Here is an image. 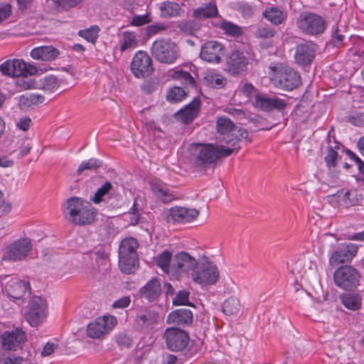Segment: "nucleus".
<instances>
[{"label":"nucleus","instance_id":"1","mask_svg":"<svg viewBox=\"0 0 364 364\" xmlns=\"http://www.w3.org/2000/svg\"><path fill=\"white\" fill-rule=\"evenodd\" d=\"M64 218L75 226L92 225L96 220L97 210L83 198L73 196L62 205Z\"/></svg>","mask_w":364,"mask_h":364},{"label":"nucleus","instance_id":"2","mask_svg":"<svg viewBox=\"0 0 364 364\" xmlns=\"http://www.w3.org/2000/svg\"><path fill=\"white\" fill-rule=\"evenodd\" d=\"M238 150V146L230 148L220 142V144H192L189 147L190 154L195 164L202 167L213 164L220 158L228 156Z\"/></svg>","mask_w":364,"mask_h":364},{"label":"nucleus","instance_id":"3","mask_svg":"<svg viewBox=\"0 0 364 364\" xmlns=\"http://www.w3.org/2000/svg\"><path fill=\"white\" fill-rule=\"evenodd\" d=\"M269 78L274 87L284 90H292L301 85L299 74L293 68L283 64L269 66Z\"/></svg>","mask_w":364,"mask_h":364},{"label":"nucleus","instance_id":"4","mask_svg":"<svg viewBox=\"0 0 364 364\" xmlns=\"http://www.w3.org/2000/svg\"><path fill=\"white\" fill-rule=\"evenodd\" d=\"M219 277L220 272L217 265L206 256L198 259V264L191 274L192 281L201 286L213 285Z\"/></svg>","mask_w":364,"mask_h":364},{"label":"nucleus","instance_id":"5","mask_svg":"<svg viewBox=\"0 0 364 364\" xmlns=\"http://www.w3.org/2000/svg\"><path fill=\"white\" fill-rule=\"evenodd\" d=\"M198 264V260L188 252H180L172 259L171 275L177 280L188 279L191 277Z\"/></svg>","mask_w":364,"mask_h":364},{"label":"nucleus","instance_id":"6","mask_svg":"<svg viewBox=\"0 0 364 364\" xmlns=\"http://www.w3.org/2000/svg\"><path fill=\"white\" fill-rule=\"evenodd\" d=\"M47 315L48 304L46 301L41 296H33L28 304L25 313L26 321L31 326H38L46 320Z\"/></svg>","mask_w":364,"mask_h":364},{"label":"nucleus","instance_id":"7","mask_svg":"<svg viewBox=\"0 0 364 364\" xmlns=\"http://www.w3.org/2000/svg\"><path fill=\"white\" fill-rule=\"evenodd\" d=\"M298 28L309 35L322 33L326 27L325 19L314 13H302L296 20Z\"/></svg>","mask_w":364,"mask_h":364},{"label":"nucleus","instance_id":"8","mask_svg":"<svg viewBox=\"0 0 364 364\" xmlns=\"http://www.w3.org/2000/svg\"><path fill=\"white\" fill-rule=\"evenodd\" d=\"M152 55L157 60L164 63H173L178 55L177 46L169 40L158 39L151 47Z\"/></svg>","mask_w":364,"mask_h":364},{"label":"nucleus","instance_id":"9","mask_svg":"<svg viewBox=\"0 0 364 364\" xmlns=\"http://www.w3.org/2000/svg\"><path fill=\"white\" fill-rule=\"evenodd\" d=\"M358 252V246L350 242L336 244L328 252V262L331 267L350 262Z\"/></svg>","mask_w":364,"mask_h":364},{"label":"nucleus","instance_id":"10","mask_svg":"<svg viewBox=\"0 0 364 364\" xmlns=\"http://www.w3.org/2000/svg\"><path fill=\"white\" fill-rule=\"evenodd\" d=\"M333 279L337 287L346 290H352L359 285L360 275L354 267L344 266L335 271Z\"/></svg>","mask_w":364,"mask_h":364},{"label":"nucleus","instance_id":"11","mask_svg":"<svg viewBox=\"0 0 364 364\" xmlns=\"http://www.w3.org/2000/svg\"><path fill=\"white\" fill-rule=\"evenodd\" d=\"M32 250L30 240L19 239L7 245L3 250L2 259L5 261H21L27 257Z\"/></svg>","mask_w":364,"mask_h":364},{"label":"nucleus","instance_id":"12","mask_svg":"<svg viewBox=\"0 0 364 364\" xmlns=\"http://www.w3.org/2000/svg\"><path fill=\"white\" fill-rule=\"evenodd\" d=\"M0 70L4 75L11 77H26L32 75L37 72L34 65L26 63L21 59L9 60L0 66Z\"/></svg>","mask_w":364,"mask_h":364},{"label":"nucleus","instance_id":"13","mask_svg":"<svg viewBox=\"0 0 364 364\" xmlns=\"http://www.w3.org/2000/svg\"><path fill=\"white\" fill-rule=\"evenodd\" d=\"M198 215V210L181 206L172 207L164 213L166 221L173 224L191 223L197 218Z\"/></svg>","mask_w":364,"mask_h":364},{"label":"nucleus","instance_id":"14","mask_svg":"<svg viewBox=\"0 0 364 364\" xmlns=\"http://www.w3.org/2000/svg\"><path fill=\"white\" fill-rule=\"evenodd\" d=\"M163 337L167 348L171 351H181L189 343V336L187 333L178 328H168Z\"/></svg>","mask_w":364,"mask_h":364},{"label":"nucleus","instance_id":"15","mask_svg":"<svg viewBox=\"0 0 364 364\" xmlns=\"http://www.w3.org/2000/svg\"><path fill=\"white\" fill-rule=\"evenodd\" d=\"M117 323V318L113 316L98 317L89 323L87 328V336L92 338H99L111 331Z\"/></svg>","mask_w":364,"mask_h":364},{"label":"nucleus","instance_id":"16","mask_svg":"<svg viewBox=\"0 0 364 364\" xmlns=\"http://www.w3.org/2000/svg\"><path fill=\"white\" fill-rule=\"evenodd\" d=\"M26 340L24 331L19 328L4 331L1 336V344L6 350L16 351L21 348V345Z\"/></svg>","mask_w":364,"mask_h":364},{"label":"nucleus","instance_id":"17","mask_svg":"<svg viewBox=\"0 0 364 364\" xmlns=\"http://www.w3.org/2000/svg\"><path fill=\"white\" fill-rule=\"evenodd\" d=\"M131 69L138 78L149 76L154 70L151 58L145 52H137L132 59Z\"/></svg>","mask_w":364,"mask_h":364},{"label":"nucleus","instance_id":"18","mask_svg":"<svg viewBox=\"0 0 364 364\" xmlns=\"http://www.w3.org/2000/svg\"><path fill=\"white\" fill-rule=\"evenodd\" d=\"M253 104L262 111L269 112L273 109H284L287 106V100L275 95L257 94Z\"/></svg>","mask_w":364,"mask_h":364},{"label":"nucleus","instance_id":"19","mask_svg":"<svg viewBox=\"0 0 364 364\" xmlns=\"http://www.w3.org/2000/svg\"><path fill=\"white\" fill-rule=\"evenodd\" d=\"M200 58L208 63H218L224 55V48L216 41L205 43L200 50Z\"/></svg>","mask_w":364,"mask_h":364},{"label":"nucleus","instance_id":"20","mask_svg":"<svg viewBox=\"0 0 364 364\" xmlns=\"http://www.w3.org/2000/svg\"><path fill=\"white\" fill-rule=\"evenodd\" d=\"M217 130L220 134L219 141L223 144H229L232 139L230 136H233L237 131V127H235L233 122L225 117H219L217 120Z\"/></svg>","mask_w":364,"mask_h":364},{"label":"nucleus","instance_id":"21","mask_svg":"<svg viewBox=\"0 0 364 364\" xmlns=\"http://www.w3.org/2000/svg\"><path fill=\"white\" fill-rule=\"evenodd\" d=\"M315 45L306 43L297 46L294 55L296 62L301 65H309L314 58Z\"/></svg>","mask_w":364,"mask_h":364},{"label":"nucleus","instance_id":"22","mask_svg":"<svg viewBox=\"0 0 364 364\" xmlns=\"http://www.w3.org/2000/svg\"><path fill=\"white\" fill-rule=\"evenodd\" d=\"M150 187L156 197L163 203H169L176 198L168 186L158 178L150 181Z\"/></svg>","mask_w":364,"mask_h":364},{"label":"nucleus","instance_id":"23","mask_svg":"<svg viewBox=\"0 0 364 364\" xmlns=\"http://www.w3.org/2000/svg\"><path fill=\"white\" fill-rule=\"evenodd\" d=\"M161 292V283L156 278L151 279L140 288L139 296L142 299L154 301L158 299Z\"/></svg>","mask_w":364,"mask_h":364},{"label":"nucleus","instance_id":"24","mask_svg":"<svg viewBox=\"0 0 364 364\" xmlns=\"http://www.w3.org/2000/svg\"><path fill=\"white\" fill-rule=\"evenodd\" d=\"M200 109V101L198 98H194L192 102L181 109L176 114L178 120L184 124L191 123L198 114Z\"/></svg>","mask_w":364,"mask_h":364},{"label":"nucleus","instance_id":"25","mask_svg":"<svg viewBox=\"0 0 364 364\" xmlns=\"http://www.w3.org/2000/svg\"><path fill=\"white\" fill-rule=\"evenodd\" d=\"M29 284L28 282L11 279L5 286L8 295L15 299H20L28 293Z\"/></svg>","mask_w":364,"mask_h":364},{"label":"nucleus","instance_id":"26","mask_svg":"<svg viewBox=\"0 0 364 364\" xmlns=\"http://www.w3.org/2000/svg\"><path fill=\"white\" fill-rule=\"evenodd\" d=\"M202 81L205 86L215 89H221L227 83V79L215 70L205 71L203 73Z\"/></svg>","mask_w":364,"mask_h":364},{"label":"nucleus","instance_id":"27","mask_svg":"<svg viewBox=\"0 0 364 364\" xmlns=\"http://www.w3.org/2000/svg\"><path fill=\"white\" fill-rule=\"evenodd\" d=\"M247 64V58L242 53L238 51L232 52L228 62V70L232 74H239L245 71Z\"/></svg>","mask_w":364,"mask_h":364},{"label":"nucleus","instance_id":"28","mask_svg":"<svg viewBox=\"0 0 364 364\" xmlns=\"http://www.w3.org/2000/svg\"><path fill=\"white\" fill-rule=\"evenodd\" d=\"M192 321L193 314L191 310L187 309H177L171 312L167 318V322L169 324L178 326L188 325L192 323Z\"/></svg>","mask_w":364,"mask_h":364},{"label":"nucleus","instance_id":"29","mask_svg":"<svg viewBox=\"0 0 364 364\" xmlns=\"http://www.w3.org/2000/svg\"><path fill=\"white\" fill-rule=\"evenodd\" d=\"M30 55L35 60L50 61L58 57L59 51L53 46H39L32 49Z\"/></svg>","mask_w":364,"mask_h":364},{"label":"nucleus","instance_id":"30","mask_svg":"<svg viewBox=\"0 0 364 364\" xmlns=\"http://www.w3.org/2000/svg\"><path fill=\"white\" fill-rule=\"evenodd\" d=\"M119 50L121 52L129 51L138 46V39L135 32L130 31H123L119 36Z\"/></svg>","mask_w":364,"mask_h":364},{"label":"nucleus","instance_id":"31","mask_svg":"<svg viewBox=\"0 0 364 364\" xmlns=\"http://www.w3.org/2000/svg\"><path fill=\"white\" fill-rule=\"evenodd\" d=\"M218 15V9L215 3L210 2L196 9L192 14L196 21H201L215 17Z\"/></svg>","mask_w":364,"mask_h":364},{"label":"nucleus","instance_id":"32","mask_svg":"<svg viewBox=\"0 0 364 364\" xmlns=\"http://www.w3.org/2000/svg\"><path fill=\"white\" fill-rule=\"evenodd\" d=\"M341 303L348 310L357 311L362 306V298L357 293H344L340 296Z\"/></svg>","mask_w":364,"mask_h":364},{"label":"nucleus","instance_id":"33","mask_svg":"<svg viewBox=\"0 0 364 364\" xmlns=\"http://www.w3.org/2000/svg\"><path fill=\"white\" fill-rule=\"evenodd\" d=\"M44 102V97L37 93H26L18 97V104L21 109H27L32 105L41 104Z\"/></svg>","mask_w":364,"mask_h":364},{"label":"nucleus","instance_id":"34","mask_svg":"<svg viewBox=\"0 0 364 364\" xmlns=\"http://www.w3.org/2000/svg\"><path fill=\"white\" fill-rule=\"evenodd\" d=\"M166 75L168 77L177 80L185 85H194L195 84V80L191 75L179 67L168 70Z\"/></svg>","mask_w":364,"mask_h":364},{"label":"nucleus","instance_id":"35","mask_svg":"<svg viewBox=\"0 0 364 364\" xmlns=\"http://www.w3.org/2000/svg\"><path fill=\"white\" fill-rule=\"evenodd\" d=\"M138 247L136 240L133 237L124 239L119 247V256H136V250Z\"/></svg>","mask_w":364,"mask_h":364},{"label":"nucleus","instance_id":"36","mask_svg":"<svg viewBox=\"0 0 364 364\" xmlns=\"http://www.w3.org/2000/svg\"><path fill=\"white\" fill-rule=\"evenodd\" d=\"M136 264V256H119V267L124 274H129L134 272Z\"/></svg>","mask_w":364,"mask_h":364},{"label":"nucleus","instance_id":"37","mask_svg":"<svg viewBox=\"0 0 364 364\" xmlns=\"http://www.w3.org/2000/svg\"><path fill=\"white\" fill-rule=\"evenodd\" d=\"M161 15L165 18L176 16L179 14L181 6L178 3L166 1L160 5Z\"/></svg>","mask_w":364,"mask_h":364},{"label":"nucleus","instance_id":"38","mask_svg":"<svg viewBox=\"0 0 364 364\" xmlns=\"http://www.w3.org/2000/svg\"><path fill=\"white\" fill-rule=\"evenodd\" d=\"M264 16L274 25L280 24L284 19V14L275 7H270L263 13Z\"/></svg>","mask_w":364,"mask_h":364},{"label":"nucleus","instance_id":"39","mask_svg":"<svg viewBox=\"0 0 364 364\" xmlns=\"http://www.w3.org/2000/svg\"><path fill=\"white\" fill-rule=\"evenodd\" d=\"M60 86V82L56 77L49 75L41 80L39 87L41 89L53 92L58 90Z\"/></svg>","mask_w":364,"mask_h":364},{"label":"nucleus","instance_id":"40","mask_svg":"<svg viewBox=\"0 0 364 364\" xmlns=\"http://www.w3.org/2000/svg\"><path fill=\"white\" fill-rule=\"evenodd\" d=\"M240 301L235 297L227 299L223 305V311L226 315L237 314L240 311Z\"/></svg>","mask_w":364,"mask_h":364},{"label":"nucleus","instance_id":"41","mask_svg":"<svg viewBox=\"0 0 364 364\" xmlns=\"http://www.w3.org/2000/svg\"><path fill=\"white\" fill-rule=\"evenodd\" d=\"M112 185L110 182H106L100 188H99L94 196L91 197L90 200L95 204H99L109 194L110 191L112 189Z\"/></svg>","mask_w":364,"mask_h":364},{"label":"nucleus","instance_id":"42","mask_svg":"<svg viewBox=\"0 0 364 364\" xmlns=\"http://www.w3.org/2000/svg\"><path fill=\"white\" fill-rule=\"evenodd\" d=\"M353 194L352 191L340 190L336 194L328 196L331 200H336L338 203L345 205H350L353 204L350 196Z\"/></svg>","mask_w":364,"mask_h":364},{"label":"nucleus","instance_id":"43","mask_svg":"<svg viewBox=\"0 0 364 364\" xmlns=\"http://www.w3.org/2000/svg\"><path fill=\"white\" fill-rule=\"evenodd\" d=\"M171 254L168 251H164L159 255L156 260L157 265L164 272L171 274Z\"/></svg>","mask_w":364,"mask_h":364},{"label":"nucleus","instance_id":"44","mask_svg":"<svg viewBox=\"0 0 364 364\" xmlns=\"http://www.w3.org/2000/svg\"><path fill=\"white\" fill-rule=\"evenodd\" d=\"M100 28L97 26H92L88 28L80 30L78 35L87 41L95 43L98 38Z\"/></svg>","mask_w":364,"mask_h":364},{"label":"nucleus","instance_id":"45","mask_svg":"<svg viewBox=\"0 0 364 364\" xmlns=\"http://www.w3.org/2000/svg\"><path fill=\"white\" fill-rule=\"evenodd\" d=\"M187 95L186 92L182 87H174L167 92L166 100L171 102L182 101Z\"/></svg>","mask_w":364,"mask_h":364},{"label":"nucleus","instance_id":"46","mask_svg":"<svg viewBox=\"0 0 364 364\" xmlns=\"http://www.w3.org/2000/svg\"><path fill=\"white\" fill-rule=\"evenodd\" d=\"M157 321L156 314L154 312H145L138 316V322L144 328H149Z\"/></svg>","mask_w":364,"mask_h":364},{"label":"nucleus","instance_id":"47","mask_svg":"<svg viewBox=\"0 0 364 364\" xmlns=\"http://www.w3.org/2000/svg\"><path fill=\"white\" fill-rule=\"evenodd\" d=\"M123 218L124 220L128 221L132 225H135L139 223L140 214L139 210L135 208V203L130 210L124 214Z\"/></svg>","mask_w":364,"mask_h":364},{"label":"nucleus","instance_id":"48","mask_svg":"<svg viewBox=\"0 0 364 364\" xmlns=\"http://www.w3.org/2000/svg\"><path fill=\"white\" fill-rule=\"evenodd\" d=\"M247 136L248 133L245 129L237 127L235 134L233 135V136H230V139H232L233 141H232L229 144H226V146L230 148H235L238 146L240 149V146L238 145V141H240V139H247Z\"/></svg>","mask_w":364,"mask_h":364},{"label":"nucleus","instance_id":"49","mask_svg":"<svg viewBox=\"0 0 364 364\" xmlns=\"http://www.w3.org/2000/svg\"><path fill=\"white\" fill-rule=\"evenodd\" d=\"M291 272L295 276L296 279L299 277L301 278L306 273L304 260L299 259L293 263Z\"/></svg>","mask_w":364,"mask_h":364},{"label":"nucleus","instance_id":"50","mask_svg":"<svg viewBox=\"0 0 364 364\" xmlns=\"http://www.w3.org/2000/svg\"><path fill=\"white\" fill-rule=\"evenodd\" d=\"M0 364H32V363L27 358L10 356L0 358Z\"/></svg>","mask_w":364,"mask_h":364},{"label":"nucleus","instance_id":"51","mask_svg":"<svg viewBox=\"0 0 364 364\" xmlns=\"http://www.w3.org/2000/svg\"><path fill=\"white\" fill-rule=\"evenodd\" d=\"M100 166V161L96 159H90L87 161H82L77 168L78 174H80L83 171L87 169H92Z\"/></svg>","mask_w":364,"mask_h":364},{"label":"nucleus","instance_id":"52","mask_svg":"<svg viewBox=\"0 0 364 364\" xmlns=\"http://www.w3.org/2000/svg\"><path fill=\"white\" fill-rule=\"evenodd\" d=\"M274 31L269 27H259L255 32L256 37L270 40L274 36Z\"/></svg>","mask_w":364,"mask_h":364},{"label":"nucleus","instance_id":"53","mask_svg":"<svg viewBox=\"0 0 364 364\" xmlns=\"http://www.w3.org/2000/svg\"><path fill=\"white\" fill-rule=\"evenodd\" d=\"M338 159V152L334 150L331 146L328 149V153L325 156L326 166L331 168L335 167Z\"/></svg>","mask_w":364,"mask_h":364},{"label":"nucleus","instance_id":"54","mask_svg":"<svg viewBox=\"0 0 364 364\" xmlns=\"http://www.w3.org/2000/svg\"><path fill=\"white\" fill-rule=\"evenodd\" d=\"M189 293L186 291H180L173 299V303L176 306L188 305L189 303Z\"/></svg>","mask_w":364,"mask_h":364},{"label":"nucleus","instance_id":"55","mask_svg":"<svg viewBox=\"0 0 364 364\" xmlns=\"http://www.w3.org/2000/svg\"><path fill=\"white\" fill-rule=\"evenodd\" d=\"M82 0H52L58 8L68 9L77 6Z\"/></svg>","mask_w":364,"mask_h":364},{"label":"nucleus","instance_id":"56","mask_svg":"<svg viewBox=\"0 0 364 364\" xmlns=\"http://www.w3.org/2000/svg\"><path fill=\"white\" fill-rule=\"evenodd\" d=\"M221 28L227 33L233 36H239L241 33L240 28L230 22H223L221 24Z\"/></svg>","mask_w":364,"mask_h":364},{"label":"nucleus","instance_id":"57","mask_svg":"<svg viewBox=\"0 0 364 364\" xmlns=\"http://www.w3.org/2000/svg\"><path fill=\"white\" fill-rule=\"evenodd\" d=\"M151 21V19L147 14L144 15H136L132 18L130 24L134 26H141L149 23Z\"/></svg>","mask_w":364,"mask_h":364},{"label":"nucleus","instance_id":"58","mask_svg":"<svg viewBox=\"0 0 364 364\" xmlns=\"http://www.w3.org/2000/svg\"><path fill=\"white\" fill-rule=\"evenodd\" d=\"M178 28L181 31L186 33H192L198 29V26L191 21H183L179 23Z\"/></svg>","mask_w":364,"mask_h":364},{"label":"nucleus","instance_id":"59","mask_svg":"<svg viewBox=\"0 0 364 364\" xmlns=\"http://www.w3.org/2000/svg\"><path fill=\"white\" fill-rule=\"evenodd\" d=\"M237 92L243 94L247 100H249L255 92V89L251 83H245Z\"/></svg>","mask_w":364,"mask_h":364},{"label":"nucleus","instance_id":"60","mask_svg":"<svg viewBox=\"0 0 364 364\" xmlns=\"http://www.w3.org/2000/svg\"><path fill=\"white\" fill-rule=\"evenodd\" d=\"M58 345L55 341H48L47 342L41 351V355L43 356H48L51 355L58 348Z\"/></svg>","mask_w":364,"mask_h":364},{"label":"nucleus","instance_id":"61","mask_svg":"<svg viewBox=\"0 0 364 364\" xmlns=\"http://www.w3.org/2000/svg\"><path fill=\"white\" fill-rule=\"evenodd\" d=\"M0 210L3 214H8L12 210V205L4 199V193L0 191Z\"/></svg>","mask_w":364,"mask_h":364},{"label":"nucleus","instance_id":"62","mask_svg":"<svg viewBox=\"0 0 364 364\" xmlns=\"http://www.w3.org/2000/svg\"><path fill=\"white\" fill-rule=\"evenodd\" d=\"M130 297L128 296H124L115 301L112 304V307L114 309H124L130 304Z\"/></svg>","mask_w":364,"mask_h":364},{"label":"nucleus","instance_id":"63","mask_svg":"<svg viewBox=\"0 0 364 364\" xmlns=\"http://www.w3.org/2000/svg\"><path fill=\"white\" fill-rule=\"evenodd\" d=\"M32 124L31 119L29 117H22L16 122V127L18 129L22 131H27Z\"/></svg>","mask_w":364,"mask_h":364},{"label":"nucleus","instance_id":"64","mask_svg":"<svg viewBox=\"0 0 364 364\" xmlns=\"http://www.w3.org/2000/svg\"><path fill=\"white\" fill-rule=\"evenodd\" d=\"M166 26L162 24H153L147 27V34L149 36H153L159 33V32L164 31Z\"/></svg>","mask_w":364,"mask_h":364}]
</instances>
